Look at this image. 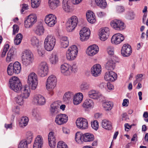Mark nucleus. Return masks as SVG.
I'll list each match as a JSON object with an SVG mask.
<instances>
[{"label": "nucleus", "instance_id": "1", "mask_svg": "<svg viewBox=\"0 0 148 148\" xmlns=\"http://www.w3.org/2000/svg\"><path fill=\"white\" fill-rule=\"evenodd\" d=\"M21 60L24 65L27 66L32 63L34 61V56L32 52L29 50L24 51L22 53Z\"/></svg>", "mask_w": 148, "mask_h": 148}, {"label": "nucleus", "instance_id": "2", "mask_svg": "<svg viewBox=\"0 0 148 148\" xmlns=\"http://www.w3.org/2000/svg\"><path fill=\"white\" fill-rule=\"evenodd\" d=\"M56 42L55 37L52 35L47 36L44 41V46L45 49L48 51L52 50L54 48Z\"/></svg>", "mask_w": 148, "mask_h": 148}, {"label": "nucleus", "instance_id": "3", "mask_svg": "<svg viewBox=\"0 0 148 148\" xmlns=\"http://www.w3.org/2000/svg\"><path fill=\"white\" fill-rule=\"evenodd\" d=\"M10 88L15 92H19L23 87L18 77L15 76L11 77L9 81Z\"/></svg>", "mask_w": 148, "mask_h": 148}, {"label": "nucleus", "instance_id": "4", "mask_svg": "<svg viewBox=\"0 0 148 148\" xmlns=\"http://www.w3.org/2000/svg\"><path fill=\"white\" fill-rule=\"evenodd\" d=\"M21 70L20 63L18 62H16L13 64L10 63L8 65L7 69V72L8 75L11 76L14 74L19 73Z\"/></svg>", "mask_w": 148, "mask_h": 148}, {"label": "nucleus", "instance_id": "5", "mask_svg": "<svg viewBox=\"0 0 148 148\" xmlns=\"http://www.w3.org/2000/svg\"><path fill=\"white\" fill-rule=\"evenodd\" d=\"M28 85L32 90H35L38 84V81L37 75L34 72L30 73L27 79Z\"/></svg>", "mask_w": 148, "mask_h": 148}, {"label": "nucleus", "instance_id": "6", "mask_svg": "<svg viewBox=\"0 0 148 148\" xmlns=\"http://www.w3.org/2000/svg\"><path fill=\"white\" fill-rule=\"evenodd\" d=\"M78 23L77 17L73 16L68 19L66 23V29L69 32L73 31L77 26Z\"/></svg>", "mask_w": 148, "mask_h": 148}, {"label": "nucleus", "instance_id": "7", "mask_svg": "<svg viewBox=\"0 0 148 148\" xmlns=\"http://www.w3.org/2000/svg\"><path fill=\"white\" fill-rule=\"evenodd\" d=\"M78 50L77 47L73 45L69 47L66 53V59L69 61H72L75 60L77 56Z\"/></svg>", "mask_w": 148, "mask_h": 148}, {"label": "nucleus", "instance_id": "8", "mask_svg": "<svg viewBox=\"0 0 148 148\" xmlns=\"http://www.w3.org/2000/svg\"><path fill=\"white\" fill-rule=\"evenodd\" d=\"M56 77L53 75L49 76L46 82V87L47 89L50 91V94L52 95L53 94V90L56 86L57 82Z\"/></svg>", "mask_w": 148, "mask_h": 148}, {"label": "nucleus", "instance_id": "9", "mask_svg": "<svg viewBox=\"0 0 148 148\" xmlns=\"http://www.w3.org/2000/svg\"><path fill=\"white\" fill-rule=\"evenodd\" d=\"M37 18L36 14H31L27 16L24 22V26L26 28H30L36 23Z\"/></svg>", "mask_w": 148, "mask_h": 148}, {"label": "nucleus", "instance_id": "10", "mask_svg": "<svg viewBox=\"0 0 148 148\" xmlns=\"http://www.w3.org/2000/svg\"><path fill=\"white\" fill-rule=\"evenodd\" d=\"M39 68L38 73L39 76L44 77L47 75L49 73V67L46 62H42L39 65Z\"/></svg>", "mask_w": 148, "mask_h": 148}, {"label": "nucleus", "instance_id": "11", "mask_svg": "<svg viewBox=\"0 0 148 148\" xmlns=\"http://www.w3.org/2000/svg\"><path fill=\"white\" fill-rule=\"evenodd\" d=\"M111 26L114 29L117 30H122L125 28L124 23L121 21L115 19L112 21L110 23Z\"/></svg>", "mask_w": 148, "mask_h": 148}, {"label": "nucleus", "instance_id": "12", "mask_svg": "<svg viewBox=\"0 0 148 148\" xmlns=\"http://www.w3.org/2000/svg\"><path fill=\"white\" fill-rule=\"evenodd\" d=\"M45 23L50 27H53L57 22L56 16L52 14L46 15L45 18Z\"/></svg>", "mask_w": 148, "mask_h": 148}, {"label": "nucleus", "instance_id": "13", "mask_svg": "<svg viewBox=\"0 0 148 148\" xmlns=\"http://www.w3.org/2000/svg\"><path fill=\"white\" fill-rule=\"evenodd\" d=\"M68 120V117L67 115L65 114H61L56 115L55 121L57 124L62 125L66 123Z\"/></svg>", "mask_w": 148, "mask_h": 148}, {"label": "nucleus", "instance_id": "14", "mask_svg": "<svg viewBox=\"0 0 148 148\" xmlns=\"http://www.w3.org/2000/svg\"><path fill=\"white\" fill-rule=\"evenodd\" d=\"M124 39V37L120 33H117L112 37L111 42L113 44L117 45L120 43Z\"/></svg>", "mask_w": 148, "mask_h": 148}, {"label": "nucleus", "instance_id": "15", "mask_svg": "<svg viewBox=\"0 0 148 148\" xmlns=\"http://www.w3.org/2000/svg\"><path fill=\"white\" fill-rule=\"evenodd\" d=\"M33 101L36 104L42 106L45 104L46 100L43 96L40 94H38L34 96Z\"/></svg>", "mask_w": 148, "mask_h": 148}, {"label": "nucleus", "instance_id": "16", "mask_svg": "<svg viewBox=\"0 0 148 148\" xmlns=\"http://www.w3.org/2000/svg\"><path fill=\"white\" fill-rule=\"evenodd\" d=\"M110 34L109 30L107 27H105L101 30L99 34L100 40L105 41L108 38Z\"/></svg>", "mask_w": 148, "mask_h": 148}, {"label": "nucleus", "instance_id": "17", "mask_svg": "<svg viewBox=\"0 0 148 148\" xmlns=\"http://www.w3.org/2000/svg\"><path fill=\"white\" fill-rule=\"evenodd\" d=\"M99 51L98 47L96 45H93L88 47L86 53L88 55L92 56L96 54Z\"/></svg>", "mask_w": 148, "mask_h": 148}, {"label": "nucleus", "instance_id": "18", "mask_svg": "<svg viewBox=\"0 0 148 148\" xmlns=\"http://www.w3.org/2000/svg\"><path fill=\"white\" fill-rule=\"evenodd\" d=\"M132 52L131 46L128 44H124L121 50V53L124 57L129 56Z\"/></svg>", "mask_w": 148, "mask_h": 148}, {"label": "nucleus", "instance_id": "19", "mask_svg": "<svg viewBox=\"0 0 148 148\" xmlns=\"http://www.w3.org/2000/svg\"><path fill=\"white\" fill-rule=\"evenodd\" d=\"M91 73L92 75L95 77L99 76L101 71V65L99 64H96L94 65L91 69Z\"/></svg>", "mask_w": 148, "mask_h": 148}, {"label": "nucleus", "instance_id": "20", "mask_svg": "<svg viewBox=\"0 0 148 148\" xmlns=\"http://www.w3.org/2000/svg\"><path fill=\"white\" fill-rule=\"evenodd\" d=\"M60 106L57 102H54L50 105V112L52 116L55 115L59 113Z\"/></svg>", "mask_w": 148, "mask_h": 148}, {"label": "nucleus", "instance_id": "21", "mask_svg": "<svg viewBox=\"0 0 148 148\" xmlns=\"http://www.w3.org/2000/svg\"><path fill=\"white\" fill-rule=\"evenodd\" d=\"M104 77L106 80L113 82L116 79L117 75L115 72L110 71L106 72L105 73Z\"/></svg>", "mask_w": 148, "mask_h": 148}, {"label": "nucleus", "instance_id": "22", "mask_svg": "<svg viewBox=\"0 0 148 148\" xmlns=\"http://www.w3.org/2000/svg\"><path fill=\"white\" fill-rule=\"evenodd\" d=\"M43 144L42 137L38 135L35 138L33 145V148H42Z\"/></svg>", "mask_w": 148, "mask_h": 148}, {"label": "nucleus", "instance_id": "23", "mask_svg": "<svg viewBox=\"0 0 148 148\" xmlns=\"http://www.w3.org/2000/svg\"><path fill=\"white\" fill-rule=\"evenodd\" d=\"M83 98L82 94L78 92L74 95L73 98V104L75 105L79 104L82 102Z\"/></svg>", "mask_w": 148, "mask_h": 148}, {"label": "nucleus", "instance_id": "24", "mask_svg": "<svg viewBox=\"0 0 148 148\" xmlns=\"http://www.w3.org/2000/svg\"><path fill=\"white\" fill-rule=\"evenodd\" d=\"M70 65L67 63L62 65L60 66L61 73L66 76L70 75L71 74V71L70 70Z\"/></svg>", "mask_w": 148, "mask_h": 148}, {"label": "nucleus", "instance_id": "25", "mask_svg": "<svg viewBox=\"0 0 148 148\" xmlns=\"http://www.w3.org/2000/svg\"><path fill=\"white\" fill-rule=\"evenodd\" d=\"M48 140L49 146L51 148H54L56 145V139L54 133L50 132L48 135Z\"/></svg>", "mask_w": 148, "mask_h": 148}, {"label": "nucleus", "instance_id": "26", "mask_svg": "<svg viewBox=\"0 0 148 148\" xmlns=\"http://www.w3.org/2000/svg\"><path fill=\"white\" fill-rule=\"evenodd\" d=\"M86 17L88 21L91 23H94L96 21L95 16L93 12L88 10L86 13Z\"/></svg>", "mask_w": 148, "mask_h": 148}, {"label": "nucleus", "instance_id": "27", "mask_svg": "<svg viewBox=\"0 0 148 148\" xmlns=\"http://www.w3.org/2000/svg\"><path fill=\"white\" fill-rule=\"evenodd\" d=\"M21 94L20 95L25 99H27L30 94V91L28 86H24L21 89Z\"/></svg>", "mask_w": 148, "mask_h": 148}, {"label": "nucleus", "instance_id": "28", "mask_svg": "<svg viewBox=\"0 0 148 148\" xmlns=\"http://www.w3.org/2000/svg\"><path fill=\"white\" fill-rule=\"evenodd\" d=\"M115 66V61L112 59H108L105 64V67L108 70H113Z\"/></svg>", "mask_w": 148, "mask_h": 148}, {"label": "nucleus", "instance_id": "29", "mask_svg": "<svg viewBox=\"0 0 148 148\" xmlns=\"http://www.w3.org/2000/svg\"><path fill=\"white\" fill-rule=\"evenodd\" d=\"M88 95L90 98L94 99H98L102 96L100 92L94 90L90 91L88 92Z\"/></svg>", "mask_w": 148, "mask_h": 148}, {"label": "nucleus", "instance_id": "30", "mask_svg": "<svg viewBox=\"0 0 148 148\" xmlns=\"http://www.w3.org/2000/svg\"><path fill=\"white\" fill-rule=\"evenodd\" d=\"M60 45L61 48H66L69 45V41L68 38L66 36H62L60 39Z\"/></svg>", "mask_w": 148, "mask_h": 148}, {"label": "nucleus", "instance_id": "31", "mask_svg": "<svg viewBox=\"0 0 148 148\" xmlns=\"http://www.w3.org/2000/svg\"><path fill=\"white\" fill-rule=\"evenodd\" d=\"M70 5V0H63L62 7L65 12H69L71 11Z\"/></svg>", "mask_w": 148, "mask_h": 148}, {"label": "nucleus", "instance_id": "32", "mask_svg": "<svg viewBox=\"0 0 148 148\" xmlns=\"http://www.w3.org/2000/svg\"><path fill=\"white\" fill-rule=\"evenodd\" d=\"M73 96V93L71 92L68 91L66 92L64 94L63 96V100L64 102L69 103L71 101L72 98Z\"/></svg>", "mask_w": 148, "mask_h": 148}, {"label": "nucleus", "instance_id": "33", "mask_svg": "<svg viewBox=\"0 0 148 148\" xmlns=\"http://www.w3.org/2000/svg\"><path fill=\"white\" fill-rule=\"evenodd\" d=\"M75 140L79 144H82L83 142V134L80 132H77L75 134Z\"/></svg>", "mask_w": 148, "mask_h": 148}, {"label": "nucleus", "instance_id": "34", "mask_svg": "<svg viewBox=\"0 0 148 148\" xmlns=\"http://www.w3.org/2000/svg\"><path fill=\"white\" fill-rule=\"evenodd\" d=\"M44 32V29L42 24H40L37 25L35 29V33L40 36L43 35Z\"/></svg>", "mask_w": 148, "mask_h": 148}, {"label": "nucleus", "instance_id": "35", "mask_svg": "<svg viewBox=\"0 0 148 148\" xmlns=\"http://www.w3.org/2000/svg\"><path fill=\"white\" fill-rule=\"evenodd\" d=\"M48 3L50 8L54 9L59 5V0H49Z\"/></svg>", "mask_w": 148, "mask_h": 148}, {"label": "nucleus", "instance_id": "36", "mask_svg": "<svg viewBox=\"0 0 148 148\" xmlns=\"http://www.w3.org/2000/svg\"><path fill=\"white\" fill-rule=\"evenodd\" d=\"M14 50L13 49H10L9 51L6 58V61L9 62L12 61L13 59Z\"/></svg>", "mask_w": 148, "mask_h": 148}, {"label": "nucleus", "instance_id": "37", "mask_svg": "<svg viewBox=\"0 0 148 148\" xmlns=\"http://www.w3.org/2000/svg\"><path fill=\"white\" fill-rule=\"evenodd\" d=\"M101 125L103 128L106 130H110L112 128L111 123L106 119L103 120L102 121Z\"/></svg>", "mask_w": 148, "mask_h": 148}, {"label": "nucleus", "instance_id": "38", "mask_svg": "<svg viewBox=\"0 0 148 148\" xmlns=\"http://www.w3.org/2000/svg\"><path fill=\"white\" fill-rule=\"evenodd\" d=\"M94 139L93 135L89 133L84 134V141L85 142H90L93 141Z\"/></svg>", "mask_w": 148, "mask_h": 148}, {"label": "nucleus", "instance_id": "39", "mask_svg": "<svg viewBox=\"0 0 148 148\" xmlns=\"http://www.w3.org/2000/svg\"><path fill=\"white\" fill-rule=\"evenodd\" d=\"M29 121L28 117L27 116H23L22 117L19 123V126L22 127H24L28 124Z\"/></svg>", "mask_w": 148, "mask_h": 148}, {"label": "nucleus", "instance_id": "40", "mask_svg": "<svg viewBox=\"0 0 148 148\" xmlns=\"http://www.w3.org/2000/svg\"><path fill=\"white\" fill-rule=\"evenodd\" d=\"M31 45L34 47H37L41 45L39 44V40L35 36H34L31 38L30 40Z\"/></svg>", "mask_w": 148, "mask_h": 148}, {"label": "nucleus", "instance_id": "41", "mask_svg": "<svg viewBox=\"0 0 148 148\" xmlns=\"http://www.w3.org/2000/svg\"><path fill=\"white\" fill-rule=\"evenodd\" d=\"M103 106L105 110L106 111L110 110L113 106V104L110 101L106 102L103 103Z\"/></svg>", "mask_w": 148, "mask_h": 148}, {"label": "nucleus", "instance_id": "42", "mask_svg": "<svg viewBox=\"0 0 148 148\" xmlns=\"http://www.w3.org/2000/svg\"><path fill=\"white\" fill-rule=\"evenodd\" d=\"M50 61L51 63L52 64H56L58 61V57L56 53H53L50 58Z\"/></svg>", "mask_w": 148, "mask_h": 148}, {"label": "nucleus", "instance_id": "43", "mask_svg": "<svg viewBox=\"0 0 148 148\" xmlns=\"http://www.w3.org/2000/svg\"><path fill=\"white\" fill-rule=\"evenodd\" d=\"M95 1L97 5L102 8H106L107 5L106 0H95Z\"/></svg>", "mask_w": 148, "mask_h": 148}, {"label": "nucleus", "instance_id": "44", "mask_svg": "<svg viewBox=\"0 0 148 148\" xmlns=\"http://www.w3.org/2000/svg\"><path fill=\"white\" fill-rule=\"evenodd\" d=\"M90 34V32L89 29L84 27V41H86L88 39Z\"/></svg>", "mask_w": 148, "mask_h": 148}, {"label": "nucleus", "instance_id": "45", "mask_svg": "<svg viewBox=\"0 0 148 148\" xmlns=\"http://www.w3.org/2000/svg\"><path fill=\"white\" fill-rule=\"evenodd\" d=\"M76 124L77 127L83 129V118H78L76 121Z\"/></svg>", "mask_w": 148, "mask_h": 148}, {"label": "nucleus", "instance_id": "46", "mask_svg": "<svg viewBox=\"0 0 148 148\" xmlns=\"http://www.w3.org/2000/svg\"><path fill=\"white\" fill-rule=\"evenodd\" d=\"M23 38V35L21 33L18 34L17 35L14 39V43L16 45H18L21 42Z\"/></svg>", "mask_w": 148, "mask_h": 148}, {"label": "nucleus", "instance_id": "47", "mask_svg": "<svg viewBox=\"0 0 148 148\" xmlns=\"http://www.w3.org/2000/svg\"><path fill=\"white\" fill-rule=\"evenodd\" d=\"M32 139V134L30 132H27L26 134V138L23 140H25L28 144L31 143Z\"/></svg>", "mask_w": 148, "mask_h": 148}, {"label": "nucleus", "instance_id": "48", "mask_svg": "<svg viewBox=\"0 0 148 148\" xmlns=\"http://www.w3.org/2000/svg\"><path fill=\"white\" fill-rule=\"evenodd\" d=\"M23 97L20 95H17L15 98L16 103L20 106L23 105L24 103Z\"/></svg>", "mask_w": 148, "mask_h": 148}, {"label": "nucleus", "instance_id": "49", "mask_svg": "<svg viewBox=\"0 0 148 148\" xmlns=\"http://www.w3.org/2000/svg\"><path fill=\"white\" fill-rule=\"evenodd\" d=\"M84 106L92 108L94 106V103L92 100L90 99H87L84 102Z\"/></svg>", "mask_w": 148, "mask_h": 148}, {"label": "nucleus", "instance_id": "50", "mask_svg": "<svg viewBox=\"0 0 148 148\" xmlns=\"http://www.w3.org/2000/svg\"><path fill=\"white\" fill-rule=\"evenodd\" d=\"M37 49L39 56L40 57H43L45 54V51L41 45L37 47Z\"/></svg>", "mask_w": 148, "mask_h": 148}, {"label": "nucleus", "instance_id": "51", "mask_svg": "<svg viewBox=\"0 0 148 148\" xmlns=\"http://www.w3.org/2000/svg\"><path fill=\"white\" fill-rule=\"evenodd\" d=\"M40 0H31L32 6L33 8H36L39 5Z\"/></svg>", "mask_w": 148, "mask_h": 148}, {"label": "nucleus", "instance_id": "52", "mask_svg": "<svg viewBox=\"0 0 148 148\" xmlns=\"http://www.w3.org/2000/svg\"><path fill=\"white\" fill-rule=\"evenodd\" d=\"M9 45L8 44H6L4 45L3 49L1 52V57H4L5 56L9 48Z\"/></svg>", "mask_w": 148, "mask_h": 148}, {"label": "nucleus", "instance_id": "53", "mask_svg": "<svg viewBox=\"0 0 148 148\" xmlns=\"http://www.w3.org/2000/svg\"><path fill=\"white\" fill-rule=\"evenodd\" d=\"M27 142L25 140H22L19 143L18 148H27Z\"/></svg>", "mask_w": 148, "mask_h": 148}, {"label": "nucleus", "instance_id": "54", "mask_svg": "<svg viewBox=\"0 0 148 148\" xmlns=\"http://www.w3.org/2000/svg\"><path fill=\"white\" fill-rule=\"evenodd\" d=\"M57 148H68L67 145L62 141L59 142L57 145Z\"/></svg>", "mask_w": 148, "mask_h": 148}, {"label": "nucleus", "instance_id": "55", "mask_svg": "<svg viewBox=\"0 0 148 148\" xmlns=\"http://www.w3.org/2000/svg\"><path fill=\"white\" fill-rule=\"evenodd\" d=\"M32 113L33 116L38 119H39L40 115L38 113V111L37 109H34L33 110Z\"/></svg>", "mask_w": 148, "mask_h": 148}, {"label": "nucleus", "instance_id": "56", "mask_svg": "<svg viewBox=\"0 0 148 148\" xmlns=\"http://www.w3.org/2000/svg\"><path fill=\"white\" fill-rule=\"evenodd\" d=\"M92 127L95 130H97L99 127L98 122L97 121H94L91 123Z\"/></svg>", "mask_w": 148, "mask_h": 148}, {"label": "nucleus", "instance_id": "57", "mask_svg": "<svg viewBox=\"0 0 148 148\" xmlns=\"http://www.w3.org/2000/svg\"><path fill=\"white\" fill-rule=\"evenodd\" d=\"M107 52L109 55H113L114 54V49L113 47L108 46L107 48Z\"/></svg>", "mask_w": 148, "mask_h": 148}, {"label": "nucleus", "instance_id": "58", "mask_svg": "<svg viewBox=\"0 0 148 148\" xmlns=\"http://www.w3.org/2000/svg\"><path fill=\"white\" fill-rule=\"evenodd\" d=\"M134 15L133 12H130L127 13L126 15L127 19L129 20H132L134 18Z\"/></svg>", "mask_w": 148, "mask_h": 148}, {"label": "nucleus", "instance_id": "59", "mask_svg": "<svg viewBox=\"0 0 148 148\" xmlns=\"http://www.w3.org/2000/svg\"><path fill=\"white\" fill-rule=\"evenodd\" d=\"M70 70L71 71V73L72 72H76L77 70V66L75 64H73L72 66L70 65Z\"/></svg>", "mask_w": 148, "mask_h": 148}, {"label": "nucleus", "instance_id": "60", "mask_svg": "<svg viewBox=\"0 0 148 148\" xmlns=\"http://www.w3.org/2000/svg\"><path fill=\"white\" fill-rule=\"evenodd\" d=\"M19 28L18 26L16 25H14L13 26V34L15 35L18 32Z\"/></svg>", "mask_w": 148, "mask_h": 148}, {"label": "nucleus", "instance_id": "61", "mask_svg": "<svg viewBox=\"0 0 148 148\" xmlns=\"http://www.w3.org/2000/svg\"><path fill=\"white\" fill-rule=\"evenodd\" d=\"M79 34L80 35V40L81 41H83V28H82L80 30Z\"/></svg>", "mask_w": 148, "mask_h": 148}, {"label": "nucleus", "instance_id": "62", "mask_svg": "<svg viewBox=\"0 0 148 148\" xmlns=\"http://www.w3.org/2000/svg\"><path fill=\"white\" fill-rule=\"evenodd\" d=\"M88 127V121L86 119L84 118V129H87Z\"/></svg>", "mask_w": 148, "mask_h": 148}, {"label": "nucleus", "instance_id": "63", "mask_svg": "<svg viewBox=\"0 0 148 148\" xmlns=\"http://www.w3.org/2000/svg\"><path fill=\"white\" fill-rule=\"evenodd\" d=\"M106 83L102 82L99 84V86L101 89H104L106 88Z\"/></svg>", "mask_w": 148, "mask_h": 148}, {"label": "nucleus", "instance_id": "64", "mask_svg": "<svg viewBox=\"0 0 148 148\" xmlns=\"http://www.w3.org/2000/svg\"><path fill=\"white\" fill-rule=\"evenodd\" d=\"M13 111L17 114H18L20 112V107L17 106L13 109Z\"/></svg>", "mask_w": 148, "mask_h": 148}]
</instances>
